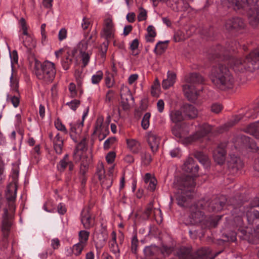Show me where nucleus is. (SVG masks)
Returning <instances> with one entry per match:
<instances>
[{"label":"nucleus","instance_id":"nucleus-1","mask_svg":"<svg viewBox=\"0 0 259 259\" xmlns=\"http://www.w3.org/2000/svg\"><path fill=\"white\" fill-rule=\"evenodd\" d=\"M241 46L236 42L229 44L227 49L218 45L212 48L208 53L211 61L219 62L217 66H213L210 79L213 85L221 90L231 88L234 79L229 69V65L235 72L252 71L259 68V49L251 52L244 59H239L232 55Z\"/></svg>","mask_w":259,"mask_h":259},{"label":"nucleus","instance_id":"nucleus-2","mask_svg":"<svg viewBox=\"0 0 259 259\" xmlns=\"http://www.w3.org/2000/svg\"><path fill=\"white\" fill-rule=\"evenodd\" d=\"M227 202L228 209L231 210L232 215L238 218L239 220L244 217L250 222L252 220L259 219V211L252 210L253 207L259 206L258 198H255L250 203H245L242 202L240 197L238 200L234 198L228 201L225 196L221 195L212 197L210 199H201L192 205L190 208V214L188 219L189 222L186 224L197 225L203 221H206L203 223L205 227H215L222 216H204V212L202 210L217 212L223 209Z\"/></svg>","mask_w":259,"mask_h":259},{"label":"nucleus","instance_id":"nucleus-3","mask_svg":"<svg viewBox=\"0 0 259 259\" xmlns=\"http://www.w3.org/2000/svg\"><path fill=\"white\" fill-rule=\"evenodd\" d=\"M198 168V165L193 158L189 157L185 161L183 169L191 175L183 176L178 182L176 198L179 205L185 207L189 206L195 186L194 177L197 176Z\"/></svg>","mask_w":259,"mask_h":259},{"label":"nucleus","instance_id":"nucleus-4","mask_svg":"<svg viewBox=\"0 0 259 259\" xmlns=\"http://www.w3.org/2000/svg\"><path fill=\"white\" fill-rule=\"evenodd\" d=\"M222 5L231 7L237 12L248 16L254 27L259 25V0H221Z\"/></svg>","mask_w":259,"mask_h":259},{"label":"nucleus","instance_id":"nucleus-5","mask_svg":"<svg viewBox=\"0 0 259 259\" xmlns=\"http://www.w3.org/2000/svg\"><path fill=\"white\" fill-rule=\"evenodd\" d=\"M242 118L243 116L241 115H236L228 123L215 129H214L212 126L206 123L199 125L198 131L190 137V142L199 141L203 142L206 141L208 139L209 135L212 131H215L218 133H223L227 131L229 127L237 123Z\"/></svg>","mask_w":259,"mask_h":259},{"label":"nucleus","instance_id":"nucleus-6","mask_svg":"<svg viewBox=\"0 0 259 259\" xmlns=\"http://www.w3.org/2000/svg\"><path fill=\"white\" fill-rule=\"evenodd\" d=\"M186 84L183 85V91L187 98L190 101L196 100L200 91H202L201 84L203 78L198 73H191L186 79Z\"/></svg>","mask_w":259,"mask_h":259},{"label":"nucleus","instance_id":"nucleus-7","mask_svg":"<svg viewBox=\"0 0 259 259\" xmlns=\"http://www.w3.org/2000/svg\"><path fill=\"white\" fill-rule=\"evenodd\" d=\"M34 72L37 78L46 83H50L55 78L56 70L55 64L46 61L41 63L38 60L34 62Z\"/></svg>","mask_w":259,"mask_h":259},{"label":"nucleus","instance_id":"nucleus-8","mask_svg":"<svg viewBox=\"0 0 259 259\" xmlns=\"http://www.w3.org/2000/svg\"><path fill=\"white\" fill-rule=\"evenodd\" d=\"M257 106L254 107V112L256 113L259 112V101ZM246 132L254 136L256 139H259V121L251 123L248 125L246 128ZM240 141L243 145L252 150L253 152H259L258 144L255 142L253 139L245 135L240 137ZM259 143V140L258 141Z\"/></svg>","mask_w":259,"mask_h":259},{"label":"nucleus","instance_id":"nucleus-9","mask_svg":"<svg viewBox=\"0 0 259 259\" xmlns=\"http://www.w3.org/2000/svg\"><path fill=\"white\" fill-rule=\"evenodd\" d=\"M172 249L170 247L163 246L161 248H159L155 245L147 246L144 250V253L147 257L156 256L159 252L165 255V254L170 253Z\"/></svg>","mask_w":259,"mask_h":259},{"label":"nucleus","instance_id":"nucleus-10","mask_svg":"<svg viewBox=\"0 0 259 259\" xmlns=\"http://www.w3.org/2000/svg\"><path fill=\"white\" fill-rule=\"evenodd\" d=\"M243 20L239 17H234L227 21L225 28L229 31L241 30L245 27Z\"/></svg>","mask_w":259,"mask_h":259},{"label":"nucleus","instance_id":"nucleus-11","mask_svg":"<svg viewBox=\"0 0 259 259\" xmlns=\"http://www.w3.org/2000/svg\"><path fill=\"white\" fill-rule=\"evenodd\" d=\"M227 144L223 143L219 144L217 148L213 151V157L214 161L219 164H223L226 159Z\"/></svg>","mask_w":259,"mask_h":259},{"label":"nucleus","instance_id":"nucleus-12","mask_svg":"<svg viewBox=\"0 0 259 259\" xmlns=\"http://www.w3.org/2000/svg\"><path fill=\"white\" fill-rule=\"evenodd\" d=\"M144 214L148 219H154L158 223L162 220V212L160 209L154 208L152 203H150L146 208Z\"/></svg>","mask_w":259,"mask_h":259},{"label":"nucleus","instance_id":"nucleus-13","mask_svg":"<svg viewBox=\"0 0 259 259\" xmlns=\"http://www.w3.org/2000/svg\"><path fill=\"white\" fill-rule=\"evenodd\" d=\"M114 31L115 29L112 20L109 18L105 19L103 36L106 40H112L114 37Z\"/></svg>","mask_w":259,"mask_h":259},{"label":"nucleus","instance_id":"nucleus-14","mask_svg":"<svg viewBox=\"0 0 259 259\" xmlns=\"http://www.w3.org/2000/svg\"><path fill=\"white\" fill-rule=\"evenodd\" d=\"M17 188L16 186H12L7 188L6 197L8 201L9 209L11 211L15 210V201L16 198Z\"/></svg>","mask_w":259,"mask_h":259},{"label":"nucleus","instance_id":"nucleus-15","mask_svg":"<svg viewBox=\"0 0 259 259\" xmlns=\"http://www.w3.org/2000/svg\"><path fill=\"white\" fill-rule=\"evenodd\" d=\"M83 125V121H78L76 123H71L70 136L71 138L75 142H78L79 134L81 133L82 128Z\"/></svg>","mask_w":259,"mask_h":259},{"label":"nucleus","instance_id":"nucleus-16","mask_svg":"<svg viewBox=\"0 0 259 259\" xmlns=\"http://www.w3.org/2000/svg\"><path fill=\"white\" fill-rule=\"evenodd\" d=\"M228 167L231 169L233 174L236 173L240 169L243 165L241 159L234 155H230V159L227 162Z\"/></svg>","mask_w":259,"mask_h":259},{"label":"nucleus","instance_id":"nucleus-17","mask_svg":"<svg viewBox=\"0 0 259 259\" xmlns=\"http://www.w3.org/2000/svg\"><path fill=\"white\" fill-rule=\"evenodd\" d=\"M67 167H68L70 173H72V171L74 169V164L72 161L69 159V155L65 154L63 158L57 164V168L58 171L62 172Z\"/></svg>","mask_w":259,"mask_h":259},{"label":"nucleus","instance_id":"nucleus-18","mask_svg":"<svg viewBox=\"0 0 259 259\" xmlns=\"http://www.w3.org/2000/svg\"><path fill=\"white\" fill-rule=\"evenodd\" d=\"M3 222L2 230L5 238L9 236V233L11 226V222L10 220L8 210L7 208L4 209V212L3 215Z\"/></svg>","mask_w":259,"mask_h":259},{"label":"nucleus","instance_id":"nucleus-19","mask_svg":"<svg viewBox=\"0 0 259 259\" xmlns=\"http://www.w3.org/2000/svg\"><path fill=\"white\" fill-rule=\"evenodd\" d=\"M81 222L85 229H90L94 226V219L91 216L89 209H84L81 212Z\"/></svg>","mask_w":259,"mask_h":259},{"label":"nucleus","instance_id":"nucleus-20","mask_svg":"<svg viewBox=\"0 0 259 259\" xmlns=\"http://www.w3.org/2000/svg\"><path fill=\"white\" fill-rule=\"evenodd\" d=\"M76 53L75 50L67 51L61 60V65L65 70H68L73 62V60Z\"/></svg>","mask_w":259,"mask_h":259},{"label":"nucleus","instance_id":"nucleus-21","mask_svg":"<svg viewBox=\"0 0 259 259\" xmlns=\"http://www.w3.org/2000/svg\"><path fill=\"white\" fill-rule=\"evenodd\" d=\"M160 138L156 135L150 133L148 136V143L152 152L155 153L159 148Z\"/></svg>","mask_w":259,"mask_h":259},{"label":"nucleus","instance_id":"nucleus-22","mask_svg":"<svg viewBox=\"0 0 259 259\" xmlns=\"http://www.w3.org/2000/svg\"><path fill=\"white\" fill-rule=\"evenodd\" d=\"M182 110L185 117L193 119L197 117L198 111L196 108L191 104H185L182 108Z\"/></svg>","mask_w":259,"mask_h":259},{"label":"nucleus","instance_id":"nucleus-23","mask_svg":"<svg viewBox=\"0 0 259 259\" xmlns=\"http://www.w3.org/2000/svg\"><path fill=\"white\" fill-rule=\"evenodd\" d=\"M128 149L134 154H137L141 151V145L139 142L135 139H126Z\"/></svg>","mask_w":259,"mask_h":259},{"label":"nucleus","instance_id":"nucleus-24","mask_svg":"<svg viewBox=\"0 0 259 259\" xmlns=\"http://www.w3.org/2000/svg\"><path fill=\"white\" fill-rule=\"evenodd\" d=\"M54 148L57 154H60L62 153L63 146V139L60 133L57 134L53 139Z\"/></svg>","mask_w":259,"mask_h":259},{"label":"nucleus","instance_id":"nucleus-25","mask_svg":"<svg viewBox=\"0 0 259 259\" xmlns=\"http://www.w3.org/2000/svg\"><path fill=\"white\" fill-rule=\"evenodd\" d=\"M144 182L147 185V189L151 191L155 190L157 184L156 179L151 174L147 173L144 177Z\"/></svg>","mask_w":259,"mask_h":259},{"label":"nucleus","instance_id":"nucleus-26","mask_svg":"<svg viewBox=\"0 0 259 259\" xmlns=\"http://www.w3.org/2000/svg\"><path fill=\"white\" fill-rule=\"evenodd\" d=\"M87 39V40H82L78 45L77 49L79 51V53L87 52V50H88V45H90L95 41V39H93L92 35L90 36Z\"/></svg>","mask_w":259,"mask_h":259},{"label":"nucleus","instance_id":"nucleus-27","mask_svg":"<svg viewBox=\"0 0 259 259\" xmlns=\"http://www.w3.org/2000/svg\"><path fill=\"white\" fill-rule=\"evenodd\" d=\"M103 118L102 117H98L97 119L96 123L95 126V130L94 132V134L98 135L99 138H100V136L102 135L103 131L107 132V127L103 125Z\"/></svg>","mask_w":259,"mask_h":259},{"label":"nucleus","instance_id":"nucleus-28","mask_svg":"<svg viewBox=\"0 0 259 259\" xmlns=\"http://www.w3.org/2000/svg\"><path fill=\"white\" fill-rule=\"evenodd\" d=\"M182 110H174L171 111L170 117L171 121L177 123L182 121L184 119V116L182 114Z\"/></svg>","mask_w":259,"mask_h":259},{"label":"nucleus","instance_id":"nucleus-29","mask_svg":"<svg viewBox=\"0 0 259 259\" xmlns=\"http://www.w3.org/2000/svg\"><path fill=\"white\" fill-rule=\"evenodd\" d=\"M115 77L109 71L105 72V76L104 78L105 84L106 87L110 89L113 87L115 84Z\"/></svg>","mask_w":259,"mask_h":259},{"label":"nucleus","instance_id":"nucleus-30","mask_svg":"<svg viewBox=\"0 0 259 259\" xmlns=\"http://www.w3.org/2000/svg\"><path fill=\"white\" fill-rule=\"evenodd\" d=\"M105 174V170L103 163H99L97 167L96 175L98 176L100 182L107 177Z\"/></svg>","mask_w":259,"mask_h":259},{"label":"nucleus","instance_id":"nucleus-31","mask_svg":"<svg viewBox=\"0 0 259 259\" xmlns=\"http://www.w3.org/2000/svg\"><path fill=\"white\" fill-rule=\"evenodd\" d=\"M90 232L85 230H81L79 232V242L83 244V245H87L89 239Z\"/></svg>","mask_w":259,"mask_h":259},{"label":"nucleus","instance_id":"nucleus-32","mask_svg":"<svg viewBox=\"0 0 259 259\" xmlns=\"http://www.w3.org/2000/svg\"><path fill=\"white\" fill-rule=\"evenodd\" d=\"M103 78V73L102 71H98L91 77V82L93 84H99Z\"/></svg>","mask_w":259,"mask_h":259},{"label":"nucleus","instance_id":"nucleus-33","mask_svg":"<svg viewBox=\"0 0 259 259\" xmlns=\"http://www.w3.org/2000/svg\"><path fill=\"white\" fill-rule=\"evenodd\" d=\"M113 183L112 176L108 175L104 179L100 181V184L103 188L108 189L112 186Z\"/></svg>","mask_w":259,"mask_h":259},{"label":"nucleus","instance_id":"nucleus-34","mask_svg":"<svg viewBox=\"0 0 259 259\" xmlns=\"http://www.w3.org/2000/svg\"><path fill=\"white\" fill-rule=\"evenodd\" d=\"M141 158L142 163L146 166L149 165L152 160L150 154L146 152L141 153Z\"/></svg>","mask_w":259,"mask_h":259},{"label":"nucleus","instance_id":"nucleus-35","mask_svg":"<svg viewBox=\"0 0 259 259\" xmlns=\"http://www.w3.org/2000/svg\"><path fill=\"white\" fill-rule=\"evenodd\" d=\"M81 26L83 30L88 31L87 33L84 34V36L87 38V35L92 27L90 19L86 17H84L81 23Z\"/></svg>","mask_w":259,"mask_h":259},{"label":"nucleus","instance_id":"nucleus-36","mask_svg":"<svg viewBox=\"0 0 259 259\" xmlns=\"http://www.w3.org/2000/svg\"><path fill=\"white\" fill-rule=\"evenodd\" d=\"M85 246L86 245H83V244L78 242L73 246L72 252L76 256L79 255Z\"/></svg>","mask_w":259,"mask_h":259},{"label":"nucleus","instance_id":"nucleus-37","mask_svg":"<svg viewBox=\"0 0 259 259\" xmlns=\"http://www.w3.org/2000/svg\"><path fill=\"white\" fill-rule=\"evenodd\" d=\"M148 35L147 36L146 39L147 41L152 42L153 41L154 38L156 36L155 29L154 27L152 25H150L147 27Z\"/></svg>","mask_w":259,"mask_h":259},{"label":"nucleus","instance_id":"nucleus-38","mask_svg":"<svg viewBox=\"0 0 259 259\" xmlns=\"http://www.w3.org/2000/svg\"><path fill=\"white\" fill-rule=\"evenodd\" d=\"M7 101L11 102L14 107H17L20 103V100L18 96L16 95H8L7 97Z\"/></svg>","mask_w":259,"mask_h":259},{"label":"nucleus","instance_id":"nucleus-39","mask_svg":"<svg viewBox=\"0 0 259 259\" xmlns=\"http://www.w3.org/2000/svg\"><path fill=\"white\" fill-rule=\"evenodd\" d=\"M151 116L150 113H146L144 115L141 122V125L144 130H146L148 128L149 125V119Z\"/></svg>","mask_w":259,"mask_h":259},{"label":"nucleus","instance_id":"nucleus-40","mask_svg":"<svg viewBox=\"0 0 259 259\" xmlns=\"http://www.w3.org/2000/svg\"><path fill=\"white\" fill-rule=\"evenodd\" d=\"M80 55L82 63V67H84L88 64L90 61L91 53H89V51H87L86 53H80Z\"/></svg>","mask_w":259,"mask_h":259},{"label":"nucleus","instance_id":"nucleus-41","mask_svg":"<svg viewBox=\"0 0 259 259\" xmlns=\"http://www.w3.org/2000/svg\"><path fill=\"white\" fill-rule=\"evenodd\" d=\"M195 157L200 162L203 164L206 163L208 160L207 156L202 152H196L195 153Z\"/></svg>","mask_w":259,"mask_h":259},{"label":"nucleus","instance_id":"nucleus-42","mask_svg":"<svg viewBox=\"0 0 259 259\" xmlns=\"http://www.w3.org/2000/svg\"><path fill=\"white\" fill-rule=\"evenodd\" d=\"M166 42L167 41H159L155 47V52L157 54L161 53L166 48Z\"/></svg>","mask_w":259,"mask_h":259},{"label":"nucleus","instance_id":"nucleus-43","mask_svg":"<svg viewBox=\"0 0 259 259\" xmlns=\"http://www.w3.org/2000/svg\"><path fill=\"white\" fill-rule=\"evenodd\" d=\"M185 39V35L183 31L178 30L175 32L174 36V39L176 42H179L184 40Z\"/></svg>","mask_w":259,"mask_h":259},{"label":"nucleus","instance_id":"nucleus-44","mask_svg":"<svg viewBox=\"0 0 259 259\" xmlns=\"http://www.w3.org/2000/svg\"><path fill=\"white\" fill-rule=\"evenodd\" d=\"M139 244V241L136 235H134L132 240L131 249L133 253L136 254L137 252V249Z\"/></svg>","mask_w":259,"mask_h":259},{"label":"nucleus","instance_id":"nucleus-45","mask_svg":"<svg viewBox=\"0 0 259 259\" xmlns=\"http://www.w3.org/2000/svg\"><path fill=\"white\" fill-rule=\"evenodd\" d=\"M214 28L212 27H210L209 28H204L202 30V34L206 36L207 37L211 38L213 37L214 35Z\"/></svg>","mask_w":259,"mask_h":259},{"label":"nucleus","instance_id":"nucleus-46","mask_svg":"<svg viewBox=\"0 0 259 259\" xmlns=\"http://www.w3.org/2000/svg\"><path fill=\"white\" fill-rule=\"evenodd\" d=\"M116 141L115 137H112L107 139L104 143V148L105 150L109 149L111 145H112Z\"/></svg>","mask_w":259,"mask_h":259},{"label":"nucleus","instance_id":"nucleus-47","mask_svg":"<svg viewBox=\"0 0 259 259\" xmlns=\"http://www.w3.org/2000/svg\"><path fill=\"white\" fill-rule=\"evenodd\" d=\"M109 40H106V41L102 43V45L100 46V51L101 52V55L102 57H104L105 56L106 53L108 49Z\"/></svg>","mask_w":259,"mask_h":259},{"label":"nucleus","instance_id":"nucleus-48","mask_svg":"<svg viewBox=\"0 0 259 259\" xmlns=\"http://www.w3.org/2000/svg\"><path fill=\"white\" fill-rule=\"evenodd\" d=\"M55 125L58 131L63 132L64 134H67V130L65 125L63 124L61 121L59 119L55 122Z\"/></svg>","mask_w":259,"mask_h":259},{"label":"nucleus","instance_id":"nucleus-49","mask_svg":"<svg viewBox=\"0 0 259 259\" xmlns=\"http://www.w3.org/2000/svg\"><path fill=\"white\" fill-rule=\"evenodd\" d=\"M66 105L73 111H75L80 105V101L78 100L74 99L70 102H67Z\"/></svg>","mask_w":259,"mask_h":259},{"label":"nucleus","instance_id":"nucleus-50","mask_svg":"<svg viewBox=\"0 0 259 259\" xmlns=\"http://www.w3.org/2000/svg\"><path fill=\"white\" fill-rule=\"evenodd\" d=\"M176 74L171 71H168L167 73V79L171 83L172 85H174L176 81Z\"/></svg>","mask_w":259,"mask_h":259},{"label":"nucleus","instance_id":"nucleus-51","mask_svg":"<svg viewBox=\"0 0 259 259\" xmlns=\"http://www.w3.org/2000/svg\"><path fill=\"white\" fill-rule=\"evenodd\" d=\"M140 13L138 16L139 21H144L147 18V12L142 8H140Z\"/></svg>","mask_w":259,"mask_h":259},{"label":"nucleus","instance_id":"nucleus-52","mask_svg":"<svg viewBox=\"0 0 259 259\" xmlns=\"http://www.w3.org/2000/svg\"><path fill=\"white\" fill-rule=\"evenodd\" d=\"M67 34V30L65 28H61L58 33V39L60 41H62L66 38Z\"/></svg>","mask_w":259,"mask_h":259},{"label":"nucleus","instance_id":"nucleus-53","mask_svg":"<svg viewBox=\"0 0 259 259\" xmlns=\"http://www.w3.org/2000/svg\"><path fill=\"white\" fill-rule=\"evenodd\" d=\"M116 156L115 153L112 151L109 152L106 156V160L108 163H112Z\"/></svg>","mask_w":259,"mask_h":259},{"label":"nucleus","instance_id":"nucleus-54","mask_svg":"<svg viewBox=\"0 0 259 259\" xmlns=\"http://www.w3.org/2000/svg\"><path fill=\"white\" fill-rule=\"evenodd\" d=\"M69 90L70 92L71 98H75L77 95V91L76 90V86L75 84L71 83L69 86Z\"/></svg>","mask_w":259,"mask_h":259},{"label":"nucleus","instance_id":"nucleus-55","mask_svg":"<svg viewBox=\"0 0 259 259\" xmlns=\"http://www.w3.org/2000/svg\"><path fill=\"white\" fill-rule=\"evenodd\" d=\"M211 110L215 113H219L222 110V106L220 104L214 103L212 105Z\"/></svg>","mask_w":259,"mask_h":259},{"label":"nucleus","instance_id":"nucleus-56","mask_svg":"<svg viewBox=\"0 0 259 259\" xmlns=\"http://www.w3.org/2000/svg\"><path fill=\"white\" fill-rule=\"evenodd\" d=\"M164 105V102L162 100L160 99L157 101V108L159 112L162 113L163 111Z\"/></svg>","mask_w":259,"mask_h":259},{"label":"nucleus","instance_id":"nucleus-57","mask_svg":"<svg viewBox=\"0 0 259 259\" xmlns=\"http://www.w3.org/2000/svg\"><path fill=\"white\" fill-rule=\"evenodd\" d=\"M114 92L113 90H109L106 93L105 100L107 102H110L113 98Z\"/></svg>","mask_w":259,"mask_h":259},{"label":"nucleus","instance_id":"nucleus-58","mask_svg":"<svg viewBox=\"0 0 259 259\" xmlns=\"http://www.w3.org/2000/svg\"><path fill=\"white\" fill-rule=\"evenodd\" d=\"M12 64L17 63L18 62V56L16 51H13L10 54Z\"/></svg>","mask_w":259,"mask_h":259},{"label":"nucleus","instance_id":"nucleus-59","mask_svg":"<svg viewBox=\"0 0 259 259\" xmlns=\"http://www.w3.org/2000/svg\"><path fill=\"white\" fill-rule=\"evenodd\" d=\"M60 244V241L58 238H54L51 240V246L54 249H57Z\"/></svg>","mask_w":259,"mask_h":259},{"label":"nucleus","instance_id":"nucleus-60","mask_svg":"<svg viewBox=\"0 0 259 259\" xmlns=\"http://www.w3.org/2000/svg\"><path fill=\"white\" fill-rule=\"evenodd\" d=\"M135 17L134 13H129L126 15V19L130 23H133L135 21Z\"/></svg>","mask_w":259,"mask_h":259},{"label":"nucleus","instance_id":"nucleus-61","mask_svg":"<svg viewBox=\"0 0 259 259\" xmlns=\"http://www.w3.org/2000/svg\"><path fill=\"white\" fill-rule=\"evenodd\" d=\"M159 82L157 79H156L154 81V84L152 86L151 94L154 95V92L157 90L159 87Z\"/></svg>","mask_w":259,"mask_h":259},{"label":"nucleus","instance_id":"nucleus-62","mask_svg":"<svg viewBox=\"0 0 259 259\" xmlns=\"http://www.w3.org/2000/svg\"><path fill=\"white\" fill-rule=\"evenodd\" d=\"M139 41L137 39H134L131 44L130 48L132 50H135L138 48Z\"/></svg>","mask_w":259,"mask_h":259},{"label":"nucleus","instance_id":"nucleus-63","mask_svg":"<svg viewBox=\"0 0 259 259\" xmlns=\"http://www.w3.org/2000/svg\"><path fill=\"white\" fill-rule=\"evenodd\" d=\"M180 154V150L179 148H175L170 152V154L172 157H179Z\"/></svg>","mask_w":259,"mask_h":259},{"label":"nucleus","instance_id":"nucleus-64","mask_svg":"<svg viewBox=\"0 0 259 259\" xmlns=\"http://www.w3.org/2000/svg\"><path fill=\"white\" fill-rule=\"evenodd\" d=\"M172 134L178 138H181L180 129L178 127H175L172 130Z\"/></svg>","mask_w":259,"mask_h":259}]
</instances>
